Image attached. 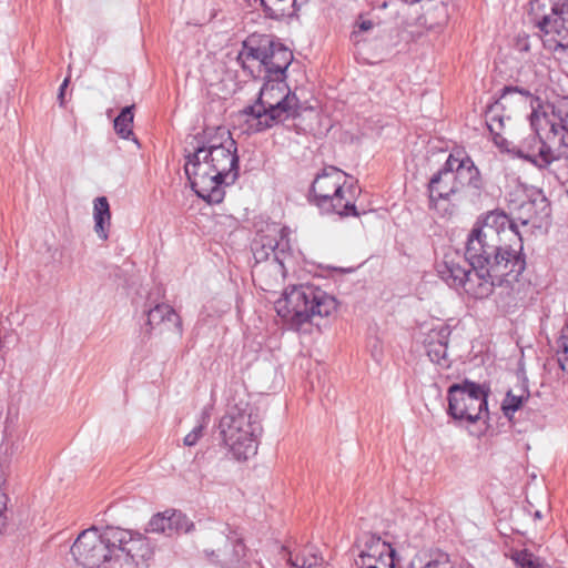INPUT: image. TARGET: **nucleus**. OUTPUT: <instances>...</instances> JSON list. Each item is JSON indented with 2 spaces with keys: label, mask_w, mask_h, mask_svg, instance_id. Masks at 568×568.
I'll return each instance as SVG.
<instances>
[{
  "label": "nucleus",
  "mask_w": 568,
  "mask_h": 568,
  "mask_svg": "<svg viewBox=\"0 0 568 568\" xmlns=\"http://www.w3.org/2000/svg\"><path fill=\"white\" fill-rule=\"evenodd\" d=\"M219 540L223 547L212 549L207 554L225 568H244L246 565V547L243 541L237 538H229L223 534L219 536Z\"/></svg>",
  "instance_id": "18"
},
{
  "label": "nucleus",
  "mask_w": 568,
  "mask_h": 568,
  "mask_svg": "<svg viewBox=\"0 0 568 568\" xmlns=\"http://www.w3.org/2000/svg\"><path fill=\"white\" fill-rule=\"evenodd\" d=\"M134 105L122 109L120 114L114 119V130L122 139H129L132 133Z\"/></svg>",
  "instance_id": "26"
},
{
  "label": "nucleus",
  "mask_w": 568,
  "mask_h": 568,
  "mask_svg": "<svg viewBox=\"0 0 568 568\" xmlns=\"http://www.w3.org/2000/svg\"><path fill=\"white\" fill-rule=\"evenodd\" d=\"M490 388L469 379L452 384L447 390V414L459 423L474 424L489 418Z\"/></svg>",
  "instance_id": "8"
},
{
  "label": "nucleus",
  "mask_w": 568,
  "mask_h": 568,
  "mask_svg": "<svg viewBox=\"0 0 568 568\" xmlns=\"http://www.w3.org/2000/svg\"><path fill=\"white\" fill-rule=\"evenodd\" d=\"M204 425L200 424L195 426L183 439L185 446H195L199 439L203 436Z\"/></svg>",
  "instance_id": "37"
},
{
  "label": "nucleus",
  "mask_w": 568,
  "mask_h": 568,
  "mask_svg": "<svg viewBox=\"0 0 568 568\" xmlns=\"http://www.w3.org/2000/svg\"><path fill=\"white\" fill-rule=\"evenodd\" d=\"M529 21L546 36H551L557 48H568V0H531Z\"/></svg>",
  "instance_id": "11"
},
{
  "label": "nucleus",
  "mask_w": 568,
  "mask_h": 568,
  "mask_svg": "<svg viewBox=\"0 0 568 568\" xmlns=\"http://www.w3.org/2000/svg\"><path fill=\"white\" fill-rule=\"evenodd\" d=\"M373 28V22L371 20H363L358 23L359 31H368Z\"/></svg>",
  "instance_id": "42"
},
{
  "label": "nucleus",
  "mask_w": 568,
  "mask_h": 568,
  "mask_svg": "<svg viewBox=\"0 0 568 568\" xmlns=\"http://www.w3.org/2000/svg\"><path fill=\"white\" fill-rule=\"evenodd\" d=\"M526 206L528 211H530L534 206H537L539 210L540 219L548 216L550 213L548 200L542 194H539L537 199L527 203Z\"/></svg>",
  "instance_id": "35"
},
{
  "label": "nucleus",
  "mask_w": 568,
  "mask_h": 568,
  "mask_svg": "<svg viewBox=\"0 0 568 568\" xmlns=\"http://www.w3.org/2000/svg\"><path fill=\"white\" fill-rule=\"evenodd\" d=\"M172 534L189 532L194 528V524L181 511L171 513Z\"/></svg>",
  "instance_id": "31"
},
{
  "label": "nucleus",
  "mask_w": 568,
  "mask_h": 568,
  "mask_svg": "<svg viewBox=\"0 0 568 568\" xmlns=\"http://www.w3.org/2000/svg\"><path fill=\"white\" fill-rule=\"evenodd\" d=\"M288 562L296 568H315L322 565L323 558L314 547H306L294 558L291 556Z\"/></svg>",
  "instance_id": "24"
},
{
  "label": "nucleus",
  "mask_w": 568,
  "mask_h": 568,
  "mask_svg": "<svg viewBox=\"0 0 568 568\" xmlns=\"http://www.w3.org/2000/svg\"><path fill=\"white\" fill-rule=\"evenodd\" d=\"M452 173L459 194L465 193L473 199L481 195L485 187L484 181L478 168L468 155L459 158L458 153L455 154Z\"/></svg>",
  "instance_id": "14"
},
{
  "label": "nucleus",
  "mask_w": 568,
  "mask_h": 568,
  "mask_svg": "<svg viewBox=\"0 0 568 568\" xmlns=\"http://www.w3.org/2000/svg\"><path fill=\"white\" fill-rule=\"evenodd\" d=\"M307 2V0H301V3L305 4Z\"/></svg>",
  "instance_id": "47"
},
{
  "label": "nucleus",
  "mask_w": 568,
  "mask_h": 568,
  "mask_svg": "<svg viewBox=\"0 0 568 568\" xmlns=\"http://www.w3.org/2000/svg\"><path fill=\"white\" fill-rule=\"evenodd\" d=\"M243 68L255 61L263 69L264 78L284 79L285 71L293 60V53L281 43H275L270 37H252L243 43L239 54Z\"/></svg>",
  "instance_id": "10"
},
{
  "label": "nucleus",
  "mask_w": 568,
  "mask_h": 568,
  "mask_svg": "<svg viewBox=\"0 0 568 568\" xmlns=\"http://www.w3.org/2000/svg\"><path fill=\"white\" fill-rule=\"evenodd\" d=\"M8 467V460L0 458V505L4 506L8 501V496L3 491V485L6 484V469Z\"/></svg>",
  "instance_id": "38"
},
{
  "label": "nucleus",
  "mask_w": 568,
  "mask_h": 568,
  "mask_svg": "<svg viewBox=\"0 0 568 568\" xmlns=\"http://www.w3.org/2000/svg\"><path fill=\"white\" fill-rule=\"evenodd\" d=\"M455 154H449L444 166L432 176L428 183L429 207L438 210V201H449L454 195L459 194L455 184L452 168Z\"/></svg>",
  "instance_id": "15"
},
{
  "label": "nucleus",
  "mask_w": 568,
  "mask_h": 568,
  "mask_svg": "<svg viewBox=\"0 0 568 568\" xmlns=\"http://www.w3.org/2000/svg\"><path fill=\"white\" fill-rule=\"evenodd\" d=\"M266 17L271 19H281L291 17L303 3L301 0H260Z\"/></svg>",
  "instance_id": "23"
},
{
  "label": "nucleus",
  "mask_w": 568,
  "mask_h": 568,
  "mask_svg": "<svg viewBox=\"0 0 568 568\" xmlns=\"http://www.w3.org/2000/svg\"><path fill=\"white\" fill-rule=\"evenodd\" d=\"M535 517L540 518L541 517L540 511H536Z\"/></svg>",
  "instance_id": "46"
},
{
  "label": "nucleus",
  "mask_w": 568,
  "mask_h": 568,
  "mask_svg": "<svg viewBox=\"0 0 568 568\" xmlns=\"http://www.w3.org/2000/svg\"><path fill=\"white\" fill-rule=\"evenodd\" d=\"M470 267L466 257L463 260L457 255H445L444 260L437 264L439 277L450 287L463 288L464 280Z\"/></svg>",
  "instance_id": "19"
},
{
  "label": "nucleus",
  "mask_w": 568,
  "mask_h": 568,
  "mask_svg": "<svg viewBox=\"0 0 568 568\" xmlns=\"http://www.w3.org/2000/svg\"><path fill=\"white\" fill-rule=\"evenodd\" d=\"M223 444L237 460H246L257 452V437L262 433L260 418L248 403L230 406L219 424Z\"/></svg>",
  "instance_id": "7"
},
{
  "label": "nucleus",
  "mask_w": 568,
  "mask_h": 568,
  "mask_svg": "<svg viewBox=\"0 0 568 568\" xmlns=\"http://www.w3.org/2000/svg\"><path fill=\"white\" fill-rule=\"evenodd\" d=\"M6 509H7V503L4 504V506L0 505V535L2 534V531L7 525V517L4 516Z\"/></svg>",
  "instance_id": "41"
},
{
  "label": "nucleus",
  "mask_w": 568,
  "mask_h": 568,
  "mask_svg": "<svg viewBox=\"0 0 568 568\" xmlns=\"http://www.w3.org/2000/svg\"><path fill=\"white\" fill-rule=\"evenodd\" d=\"M517 226L499 211L479 219L467 236L465 257L469 265H488L495 272H511L517 280L526 267Z\"/></svg>",
  "instance_id": "2"
},
{
  "label": "nucleus",
  "mask_w": 568,
  "mask_h": 568,
  "mask_svg": "<svg viewBox=\"0 0 568 568\" xmlns=\"http://www.w3.org/2000/svg\"><path fill=\"white\" fill-rule=\"evenodd\" d=\"M420 568H454V565L448 555L439 554L436 558L432 559Z\"/></svg>",
  "instance_id": "36"
},
{
  "label": "nucleus",
  "mask_w": 568,
  "mask_h": 568,
  "mask_svg": "<svg viewBox=\"0 0 568 568\" xmlns=\"http://www.w3.org/2000/svg\"><path fill=\"white\" fill-rule=\"evenodd\" d=\"M336 300L312 284L287 287L275 302V311L292 328L300 329L305 323H315L336 311Z\"/></svg>",
  "instance_id": "5"
},
{
  "label": "nucleus",
  "mask_w": 568,
  "mask_h": 568,
  "mask_svg": "<svg viewBox=\"0 0 568 568\" xmlns=\"http://www.w3.org/2000/svg\"><path fill=\"white\" fill-rule=\"evenodd\" d=\"M386 555H395V550L388 542L382 540L378 536L365 535L356 565H365V562H368V559L374 560Z\"/></svg>",
  "instance_id": "21"
},
{
  "label": "nucleus",
  "mask_w": 568,
  "mask_h": 568,
  "mask_svg": "<svg viewBox=\"0 0 568 568\" xmlns=\"http://www.w3.org/2000/svg\"><path fill=\"white\" fill-rule=\"evenodd\" d=\"M135 537L124 529L106 528L100 532L92 526L79 534L70 551L75 562L85 568H106Z\"/></svg>",
  "instance_id": "6"
},
{
  "label": "nucleus",
  "mask_w": 568,
  "mask_h": 568,
  "mask_svg": "<svg viewBox=\"0 0 568 568\" xmlns=\"http://www.w3.org/2000/svg\"><path fill=\"white\" fill-rule=\"evenodd\" d=\"M94 232L98 237L105 241L111 226L110 204L105 196H98L93 201Z\"/></svg>",
  "instance_id": "22"
},
{
  "label": "nucleus",
  "mask_w": 568,
  "mask_h": 568,
  "mask_svg": "<svg viewBox=\"0 0 568 568\" xmlns=\"http://www.w3.org/2000/svg\"><path fill=\"white\" fill-rule=\"evenodd\" d=\"M524 399H525L524 396H516L511 393V390H509L506 394V397L501 404V409L504 412V415L508 418H511L514 413L517 412L521 407Z\"/></svg>",
  "instance_id": "32"
},
{
  "label": "nucleus",
  "mask_w": 568,
  "mask_h": 568,
  "mask_svg": "<svg viewBox=\"0 0 568 568\" xmlns=\"http://www.w3.org/2000/svg\"><path fill=\"white\" fill-rule=\"evenodd\" d=\"M344 179V172L334 166L326 168L317 174L312 184L315 203L326 212L332 211L341 216H358L359 214L352 201L356 189L349 186L348 190H345Z\"/></svg>",
  "instance_id": "9"
},
{
  "label": "nucleus",
  "mask_w": 568,
  "mask_h": 568,
  "mask_svg": "<svg viewBox=\"0 0 568 568\" xmlns=\"http://www.w3.org/2000/svg\"><path fill=\"white\" fill-rule=\"evenodd\" d=\"M448 342L436 343L434 346L426 347L429 359L443 367H448L447 363Z\"/></svg>",
  "instance_id": "30"
},
{
  "label": "nucleus",
  "mask_w": 568,
  "mask_h": 568,
  "mask_svg": "<svg viewBox=\"0 0 568 568\" xmlns=\"http://www.w3.org/2000/svg\"><path fill=\"white\" fill-rule=\"evenodd\" d=\"M58 99L60 101V104L63 105L64 93L63 92H59Z\"/></svg>",
  "instance_id": "44"
},
{
  "label": "nucleus",
  "mask_w": 568,
  "mask_h": 568,
  "mask_svg": "<svg viewBox=\"0 0 568 568\" xmlns=\"http://www.w3.org/2000/svg\"><path fill=\"white\" fill-rule=\"evenodd\" d=\"M303 106L284 79L265 78L255 103L245 106L241 114L254 132H264L275 125L298 118Z\"/></svg>",
  "instance_id": "4"
},
{
  "label": "nucleus",
  "mask_w": 568,
  "mask_h": 568,
  "mask_svg": "<svg viewBox=\"0 0 568 568\" xmlns=\"http://www.w3.org/2000/svg\"><path fill=\"white\" fill-rule=\"evenodd\" d=\"M288 233L287 227L272 225L265 233L258 234L252 244L255 263L265 264L275 257L284 261L290 250Z\"/></svg>",
  "instance_id": "13"
},
{
  "label": "nucleus",
  "mask_w": 568,
  "mask_h": 568,
  "mask_svg": "<svg viewBox=\"0 0 568 568\" xmlns=\"http://www.w3.org/2000/svg\"><path fill=\"white\" fill-rule=\"evenodd\" d=\"M513 281L511 272H495L488 265H470L462 290L474 298H486L494 292L495 286H508Z\"/></svg>",
  "instance_id": "12"
},
{
  "label": "nucleus",
  "mask_w": 568,
  "mask_h": 568,
  "mask_svg": "<svg viewBox=\"0 0 568 568\" xmlns=\"http://www.w3.org/2000/svg\"><path fill=\"white\" fill-rule=\"evenodd\" d=\"M68 83H69V78H65L64 81L62 82L61 87H60L59 92H63L64 93Z\"/></svg>",
  "instance_id": "43"
},
{
  "label": "nucleus",
  "mask_w": 568,
  "mask_h": 568,
  "mask_svg": "<svg viewBox=\"0 0 568 568\" xmlns=\"http://www.w3.org/2000/svg\"><path fill=\"white\" fill-rule=\"evenodd\" d=\"M516 47L521 52H528L530 50L529 37L525 36L523 38H518Z\"/></svg>",
  "instance_id": "40"
},
{
  "label": "nucleus",
  "mask_w": 568,
  "mask_h": 568,
  "mask_svg": "<svg viewBox=\"0 0 568 568\" xmlns=\"http://www.w3.org/2000/svg\"><path fill=\"white\" fill-rule=\"evenodd\" d=\"M221 134L211 135L204 131L197 145L185 159L184 171L196 195L209 203H221L224 186L239 178L236 143L230 133L219 129Z\"/></svg>",
  "instance_id": "1"
},
{
  "label": "nucleus",
  "mask_w": 568,
  "mask_h": 568,
  "mask_svg": "<svg viewBox=\"0 0 568 568\" xmlns=\"http://www.w3.org/2000/svg\"><path fill=\"white\" fill-rule=\"evenodd\" d=\"M568 128L564 130V132L559 135L558 145L556 148H551V152L556 156L555 162L560 161L562 159H568Z\"/></svg>",
  "instance_id": "33"
},
{
  "label": "nucleus",
  "mask_w": 568,
  "mask_h": 568,
  "mask_svg": "<svg viewBox=\"0 0 568 568\" xmlns=\"http://www.w3.org/2000/svg\"><path fill=\"white\" fill-rule=\"evenodd\" d=\"M146 334L152 331L159 329L160 333H172L173 335L182 336V321L175 310L166 303H160L151 307L148 312Z\"/></svg>",
  "instance_id": "16"
},
{
  "label": "nucleus",
  "mask_w": 568,
  "mask_h": 568,
  "mask_svg": "<svg viewBox=\"0 0 568 568\" xmlns=\"http://www.w3.org/2000/svg\"><path fill=\"white\" fill-rule=\"evenodd\" d=\"M532 98L531 92L527 89L505 87L500 98L489 108L487 125L494 135L493 141L495 145L500 151L511 153L539 170H546L555 162L556 156L551 152L550 144L540 136L536 128V121L539 119L538 112L536 110L531 111L529 114L531 131L517 143L515 140L507 139L501 133V131L506 130V122H510V115H499L496 113L498 108L506 110L511 104H514V111H525Z\"/></svg>",
  "instance_id": "3"
},
{
  "label": "nucleus",
  "mask_w": 568,
  "mask_h": 568,
  "mask_svg": "<svg viewBox=\"0 0 568 568\" xmlns=\"http://www.w3.org/2000/svg\"><path fill=\"white\" fill-rule=\"evenodd\" d=\"M518 568H550L548 564L527 549L515 550L511 555Z\"/></svg>",
  "instance_id": "27"
},
{
  "label": "nucleus",
  "mask_w": 568,
  "mask_h": 568,
  "mask_svg": "<svg viewBox=\"0 0 568 568\" xmlns=\"http://www.w3.org/2000/svg\"><path fill=\"white\" fill-rule=\"evenodd\" d=\"M148 531L172 536L171 513L165 511L154 515L148 524Z\"/></svg>",
  "instance_id": "28"
},
{
  "label": "nucleus",
  "mask_w": 568,
  "mask_h": 568,
  "mask_svg": "<svg viewBox=\"0 0 568 568\" xmlns=\"http://www.w3.org/2000/svg\"><path fill=\"white\" fill-rule=\"evenodd\" d=\"M252 276L261 290L265 292L273 291L284 276V263L277 257L265 264L254 263Z\"/></svg>",
  "instance_id": "20"
},
{
  "label": "nucleus",
  "mask_w": 568,
  "mask_h": 568,
  "mask_svg": "<svg viewBox=\"0 0 568 568\" xmlns=\"http://www.w3.org/2000/svg\"><path fill=\"white\" fill-rule=\"evenodd\" d=\"M394 556L395 555H386L382 558L371 560L365 562V565H358L359 568H394Z\"/></svg>",
  "instance_id": "34"
},
{
  "label": "nucleus",
  "mask_w": 568,
  "mask_h": 568,
  "mask_svg": "<svg viewBox=\"0 0 568 568\" xmlns=\"http://www.w3.org/2000/svg\"><path fill=\"white\" fill-rule=\"evenodd\" d=\"M557 354L560 368L568 375V323L561 328L557 339Z\"/></svg>",
  "instance_id": "29"
},
{
  "label": "nucleus",
  "mask_w": 568,
  "mask_h": 568,
  "mask_svg": "<svg viewBox=\"0 0 568 568\" xmlns=\"http://www.w3.org/2000/svg\"><path fill=\"white\" fill-rule=\"evenodd\" d=\"M550 129H549V133H551L554 136H559L564 130H566L567 125H566V120L560 118V121L558 123L556 122H550Z\"/></svg>",
  "instance_id": "39"
},
{
  "label": "nucleus",
  "mask_w": 568,
  "mask_h": 568,
  "mask_svg": "<svg viewBox=\"0 0 568 568\" xmlns=\"http://www.w3.org/2000/svg\"><path fill=\"white\" fill-rule=\"evenodd\" d=\"M124 550L106 568H149L153 550L146 538L136 535L135 541H131Z\"/></svg>",
  "instance_id": "17"
},
{
  "label": "nucleus",
  "mask_w": 568,
  "mask_h": 568,
  "mask_svg": "<svg viewBox=\"0 0 568 568\" xmlns=\"http://www.w3.org/2000/svg\"><path fill=\"white\" fill-rule=\"evenodd\" d=\"M459 568H475L473 565H470L469 562H464L459 566Z\"/></svg>",
  "instance_id": "45"
},
{
  "label": "nucleus",
  "mask_w": 568,
  "mask_h": 568,
  "mask_svg": "<svg viewBox=\"0 0 568 568\" xmlns=\"http://www.w3.org/2000/svg\"><path fill=\"white\" fill-rule=\"evenodd\" d=\"M450 328L445 323H437L424 332L423 344L426 347L434 346L436 343L449 342Z\"/></svg>",
  "instance_id": "25"
}]
</instances>
